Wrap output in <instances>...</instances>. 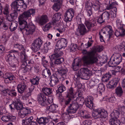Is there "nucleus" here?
I'll return each instance as SVG.
<instances>
[{
  "label": "nucleus",
  "mask_w": 125,
  "mask_h": 125,
  "mask_svg": "<svg viewBox=\"0 0 125 125\" xmlns=\"http://www.w3.org/2000/svg\"><path fill=\"white\" fill-rule=\"evenodd\" d=\"M94 98L92 96H89L87 98H85V101L87 102V103L89 102L92 103H94Z\"/></svg>",
  "instance_id": "56"
},
{
  "label": "nucleus",
  "mask_w": 125,
  "mask_h": 125,
  "mask_svg": "<svg viewBox=\"0 0 125 125\" xmlns=\"http://www.w3.org/2000/svg\"><path fill=\"white\" fill-rule=\"evenodd\" d=\"M52 27L51 23V22H50L43 27V29L44 31H48Z\"/></svg>",
  "instance_id": "54"
},
{
  "label": "nucleus",
  "mask_w": 125,
  "mask_h": 125,
  "mask_svg": "<svg viewBox=\"0 0 125 125\" xmlns=\"http://www.w3.org/2000/svg\"><path fill=\"white\" fill-rule=\"evenodd\" d=\"M21 114V116L22 118H23L26 115L31 113V111L29 109L28 107L23 108L20 111Z\"/></svg>",
  "instance_id": "29"
},
{
  "label": "nucleus",
  "mask_w": 125,
  "mask_h": 125,
  "mask_svg": "<svg viewBox=\"0 0 125 125\" xmlns=\"http://www.w3.org/2000/svg\"><path fill=\"white\" fill-rule=\"evenodd\" d=\"M3 14L7 16V17L9 15V6L8 4H6L5 7L3 8Z\"/></svg>",
  "instance_id": "49"
},
{
  "label": "nucleus",
  "mask_w": 125,
  "mask_h": 125,
  "mask_svg": "<svg viewBox=\"0 0 125 125\" xmlns=\"http://www.w3.org/2000/svg\"><path fill=\"white\" fill-rule=\"evenodd\" d=\"M18 11L13 10L12 13L7 16V19L9 21H11L17 18L18 15Z\"/></svg>",
  "instance_id": "27"
},
{
  "label": "nucleus",
  "mask_w": 125,
  "mask_h": 125,
  "mask_svg": "<svg viewBox=\"0 0 125 125\" xmlns=\"http://www.w3.org/2000/svg\"><path fill=\"white\" fill-rule=\"evenodd\" d=\"M37 99L39 104L42 106L49 105L51 102H53L52 100L50 102L49 99L47 100L46 96L42 93H40L38 94Z\"/></svg>",
  "instance_id": "5"
},
{
  "label": "nucleus",
  "mask_w": 125,
  "mask_h": 125,
  "mask_svg": "<svg viewBox=\"0 0 125 125\" xmlns=\"http://www.w3.org/2000/svg\"><path fill=\"white\" fill-rule=\"evenodd\" d=\"M84 98L83 97L82 98L81 97H78L76 99V101L75 102H76L78 103L79 105H82L83 104Z\"/></svg>",
  "instance_id": "55"
},
{
  "label": "nucleus",
  "mask_w": 125,
  "mask_h": 125,
  "mask_svg": "<svg viewBox=\"0 0 125 125\" xmlns=\"http://www.w3.org/2000/svg\"><path fill=\"white\" fill-rule=\"evenodd\" d=\"M85 24L89 31H90L91 28L96 25V22L94 21H86L85 22Z\"/></svg>",
  "instance_id": "26"
},
{
  "label": "nucleus",
  "mask_w": 125,
  "mask_h": 125,
  "mask_svg": "<svg viewBox=\"0 0 125 125\" xmlns=\"http://www.w3.org/2000/svg\"><path fill=\"white\" fill-rule=\"evenodd\" d=\"M81 61L78 60L75 61V60H74L72 64V68L74 71L77 70L79 67V65Z\"/></svg>",
  "instance_id": "33"
},
{
  "label": "nucleus",
  "mask_w": 125,
  "mask_h": 125,
  "mask_svg": "<svg viewBox=\"0 0 125 125\" xmlns=\"http://www.w3.org/2000/svg\"><path fill=\"white\" fill-rule=\"evenodd\" d=\"M15 47L18 48L19 50L21 51L20 53V57L27 56L25 52V50L23 46L19 44H15Z\"/></svg>",
  "instance_id": "28"
},
{
  "label": "nucleus",
  "mask_w": 125,
  "mask_h": 125,
  "mask_svg": "<svg viewBox=\"0 0 125 125\" xmlns=\"http://www.w3.org/2000/svg\"><path fill=\"white\" fill-rule=\"evenodd\" d=\"M54 60L55 61L54 62L55 65L61 64L64 61V59L63 58H59L57 59L56 58Z\"/></svg>",
  "instance_id": "53"
},
{
  "label": "nucleus",
  "mask_w": 125,
  "mask_h": 125,
  "mask_svg": "<svg viewBox=\"0 0 125 125\" xmlns=\"http://www.w3.org/2000/svg\"><path fill=\"white\" fill-rule=\"evenodd\" d=\"M74 10L71 9L68 10L64 14V20L66 22L71 21L74 16Z\"/></svg>",
  "instance_id": "13"
},
{
  "label": "nucleus",
  "mask_w": 125,
  "mask_h": 125,
  "mask_svg": "<svg viewBox=\"0 0 125 125\" xmlns=\"http://www.w3.org/2000/svg\"><path fill=\"white\" fill-rule=\"evenodd\" d=\"M36 120L39 124H43V125H45L49 122L50 121V118L49 117H42L39 118H37Z\"/></svg>",
  "instance_id": "24"
},
{
  "label": "nucleus",
  "mask_w": 125,
  "mask_h": 125,
  "mask_svg": "<svg viewBox=\"0 0 125 125\" xmlns=\"http://www.w3.org/2000/svg\"><path fill=\"white\" fill-rule=\"evenodd\" d=\"M109 123L112 125H120V122L116 119L111 118L109 120Z\"/></svg>",
  "instance_id": "40"
},
{
  "label": "nucleus",
  "mask_w": 125,
  "mask_h": 125,
  "mask_svg": "<svg viewBox=\"0 0 125 125\" xmlns=\"http://www.w3.org/2000/svg\"><path fill=\"white\" fill-rule=\"evenodd\" d=\"M28 85L26 81L23 80L17 86V89L18 92L22 94L28 88Z\"/></svg>",
  "instance_id": "12"
},
{
  "label": "nucleus",
  "mask_w": 125,
  "mask_h": 125,
  "mask_svg": "<svg viewBox=\"0 0 125 125\" xmlns=\"http://www.w3.org/2000/svg\"><path fill=\"white\" fill-rule=\"evenodd\" d=\"M67 98L65 99L64 101V104L66 105H68L69 104H70L72 99L73 98H71V97Z\"/></svg>",
  "instance_id": "63"
},
{
  "label": "nucleus",
  "mask_w": 125,
  "mask_h": 125,
  "mask_svg": "<svg viewBox=\"0 0 125 125\" xmlns=\"http://www.w3.org/2000/svg\"><path fill=\"white\" fill-rule=\"evenodd\" d=\"M90 72L91 71L87 68H82L76 74L74 77L77 80L79 78L83 79L88 80Z\"/></svg>",
  "instance_id": "3"
},
{
  "label": "nucleus",
  "mask_w": 125,
  "mask_h": 125,
  "mask_svg": "<svg viewBox=\"0 0 125 125\" xmlns=\"http://www.w3.org/2000/svg\"><path fill=\"white\" fill-rule=\"evenodd\" d=\"M40 78L39 77L36 76L35 78L30 80V82L31 83L35 86H37L39 84V81Z\"/></svg>",
  "instance_id": "37"
},
{
  "label": "nucleus",
  "mask_w": 125,
  "mask_h": 125,
  "mask_svg": "<svg viewBox=\"0 0 125 125\" xmlns=\"http://www.w3.org/2000/svg\"><path fill=\"white\" fill-rule=\"evenodd\" d=\"M75 90L74 88L72 87L68 88L67 92V97H71L74 98L75 96Z\"/></svg>",
  "instance_id": "30"
},
{
  "label": "nucleus",
  "mask_w": 125,
  "mask_h": 125,
  "mask_svg": "<svg viewBox=\"0 0 125 125\" xmlns=\"http://www.w3.org/2000/svg\"><path fill=\"white\" fill-rule=\"evenodd\" d=\"M43 42L42 40L40 37L36 38L31 44L32 49L35 52L41 49Z\"/></svg>",
  "instance_id": "8"
},
{
  "label": "nucleus",
  "mask_w": 125,
  "mask_h": 125,
  "mask_svg": "<svg viewBox=\"0 0 125 125\" xmlns=\"http://www.w3.org/2000/svg\"><path fill=\"white\" fill-rule=\"evenodd\" d=\"M15 90L13 89L11 90L9 94V96L10 97H14L17 95V93L15 92Z\"/></svg>",
  "instance_id": "61"
},
{
  "label": "nucleus",
  "mask_w": 125,
  "mask_h": 125,
  "mask_svg": "<svg viewBox=\"0 0 125 125\" xmlns=\"http://www.w3.org/2000/svg\"><path fill=\"white\" fill-rule=\"evenodd\" d=\"M34 88V86L31 85V86L27 90V95L29 96H30L31 95V93L33 91Z\"/></svg>",
  "instance_id": "57"
},
{
  "label": "nucleus",
  "mask_w": 125,
  "mask_h": 125,
  "mask_svg": "<svg viewBox=\"0 0 125 125\" xmlns=\"http://www.w3.org/2000/svg\"><path fill=\"white\" fill-rule=\"evenodd\" d=\"M61 49H59L58 48H55L54 50V53L49 56L51 61H53L54 60L60 57L63 54L62 52L60 50Z\"/></svg>",
  "instance_id": "14"
},
{
  "label": "nucleus",
  "mask_w": 125,
  "mask_h": 125,
  "mask_svg": "<svg viewBox=\"0 0 125 125\" xmlns=\"http://www.w3.org/2000/svg\"><path fill=\"white\" fill-rule=\"evenodd\" d=\"M101 4L98 1L96 0L94 2H93L92 7L95 10L97 11L99 10Z\"/></svg>",
  "instance_id": "36"
},
{
  "label": "nucleus",
  "mask_w": 125,
  "mask_h": 125,
  "mask_svg": "<svg viewBox=\"0 0 125 125\" xmlns=\"http://www.w3.org/2000/svg\"><path fill=\"white\" fill-rule=\"evenodd\" d=\"M97 91L99 92V94H101V93L105 90V86L103 83L99 84L97 88Z\"/></svg>",
  "instance_id": "44"
},
{
  "label": "nucleus",
  "mask_w": 125,
  "mask_h": 125,
  "mask_svg": "<svg viewBox=\"0 0 125 125\" xmlns=\"http://www.w3.org/2000/svg\"><path fill=\"white\" fill-rule=\"evenodd\" d=\"M47 105L46 106L47 110H49L51 112L54 111L58 107V106L55 104H52L50 106Z\"/></svg>",
  "instance_id": "41"
},
{
  "label": "nucleus",
  "mask_w": 125,
  "mask_h": 125,
  "mask_svg": "<svg viewBox=\"0 0 125 125\" xmlns=\"http://www.w3.org/2000/svg\"><path fill=\"white\" fill-rule=\"evenodd\" d=\"M122 58L120 54L115 53L112 56L109 62V65L113 67L117 65L122 61Z\"/></svg>",
  "instance_id": "4"
},
{
  "label": "nucleus",
  "mask_w": 125,
  "mask_h": 125,
  "mask_svg": "<svg viewBox=\"0 0 125 125\" xmlns=\"http://www.w3.org/2000/svg\"><path fill=\"white\" fill-rule=\"evenodd\" d=\"M67 42V39L61 38L58 41L56 44L59 49H62L66 46Z\"/></svg>",
  "instance_id": "18"
},
{
  "label": "nucleus",
  "mask_w": 125,
  "mask_h": 125,
  "mask_svg": "<svg viewBox=\"0 0 125 125\" xmlns=\"http://www.w3.org/2000/svg\"><path fill=\"white\" fill-rule=\"evenodd\" d=\"M53 6V9L55 11H58L60 8L62 2H56Z\"/></svg>",
  "instance_id": "47"
},
{
  "label": "nucleus",
  "mask_w": 125,
  "mask_h": 125,
  "mask_svg": "<svg viewBox=\"0 0 125 125\" xmlns=\"http://www.w3.org/2000/svg\"><path fill=\"white\" fill-rule=\"evenodd\" d=\"M107 11H105L101 15L102 16L104 20L105 21H107L110 18V13Z\"/></svg>",
  "instance_id": "38"
},
{
  "label": "nucleus",
  "mask_w": 125,
  "mask_h": 125,
  "mask_svg": "<svg viewBox=\"0 0 125 125\" xmlns=\"http://www.w3.org/2000/svg\"><path fill=\"white\" fill-rule=\"evenodd\" d=\"M61 13L58 12L56 13L53 16L52 19L58 21L61 19Z\"/></svg>",
  "instance_id": "48"
},
{
  "label": "nucleus",
  "mask_w": 125,
  "mask_h": 125,
  "mask_svg": "<svg viewBox=\"0 0 125 125\" xmlns=\"http://www.w3.org/2000/svg\"><path fill=\"white\" fill-rule=\"evenodd\" d=\"M120 112L118 110H114L110 115L111 118L116 119L119 117Z\"/></svg>",
  "instance_id": "35"
},
{
  "label": "nucleus",
  "mask_w": 125,
  "mask_h": 125,
  "mask_svg": "<svg viewBox=\"0 0 125 125\" xmlns=\"http://www.w3.org/2000/svg\"><path fill=\"white\" fill-rule=\"evenodd\" d=\"M32 68V67L31 66V65H27V67L22 69V71L23 72L25 73L31 71Z\"/></svg>",
  "instance_id": "58"
},
{
  "label": "nucleus",
  "mask_w": 125,
  "mask_h": 125,
  "mask_svg": "<svg viewBox=\"0 0 125 125\" xmlns=\"http://www.w3.org/2000/svg\"><path fill=\"white\" fill-rule=\"evenodd\" d=\"M116 3L115 2H113L111 4H110L109 5H108L106 8V9L107 10H110L112 9L114 7L115 5L116 4Z\"/></svg>",
  "instance_id": "62"
},
{
  "label": "nucleus",
  "mask_w": 125,
  "mask_h": 125,
  "mask_svg": "<svg viewBox=\"0 0 125 125\" xmlns=\"http://www.w3.org/2000/svg\"><path fill=\"white\" fill-rule=\"evenodd\" d=\"M49 21L47 15H42L39 18V24L41 26H43Z\"/></svg>",
  "instance_id": "23"
},
{
  "label": "nucleus",
  "mask_w": 125,
  "mask_h": 125,
  "mask_svg": "<svg viewBox=\"0 0 125 125\" xmlns=\"http://www.w3.org/2000/svg\"><path fill=\"white\" fill-rule=\"evenodd\" d=\"M33 119V117L31 116L29 117L25 118V120L23 119L22 120V124H23L25 125L29 124Z\"/></svg>",
  "instance_id": "43"
},
{
  "label": "nucleus",
  "mask_w": 125,
  "mask_h": 125,
  "mask_svg": "<svg viewBox=\"0 0 125 125\" xmlns=\"http://www.w3.org/2000/svg\"><path fill=\"white\" fill-rule=\"evenodd\" d=\"M42 75L44 78L50 76L51 73L50 70L48 69H46L43 70L42 72Z\"/></svg>",
  "instance_id": "39"
},
{
  "label": "nucleus",
  "mask_w": 125,
  "mask_h": 125,
  "mask_svg": "<svg viewBox=\"0 0 125 125\" xmlns=\"http://www.w3.org/2000/svg\"><path fill=\"white\" fill-rule=\"evenodd\" d=\"M118 29L119 31H116L115 32V35L116 37H122L125 35V28Z\"/></svg>",
  "instance_id": "31"
},
{
  "label": "nucleus",
  "mask_w": 125,
  "mask_h": 125,
  "mask_svg": "<svg viewBox=\"0 0 125 125\" xmlns=\"http://www.w3.org/2000/svg\"><path fill=\"white\" fill-rule=\"evenodd\" d=\"M9 106L11 110L14 109L15 108L17 110L20 111L23 107L22 104L18 98L15 99L13 103L10 104Z\"/></svg>",
  "instance_id": "11"
},
{
  "label": "nucleus",
  "mask_w": 125,
  "mask_h": 125,
  "mask_svg": "<svg viewBox=\"0 0 125 125\" xmlns=\"http://www.w3.org/2000/svg\"><path fill=\"white\" fill-rule=\"evenodd\" d=\"M103 33H108L107 35L108 36L109 38L110 39L113 33V31L112 30V27L110 25H108L103 28Z\"/></svg>",
  "instance_id": "20"
},
{
  "label": "nucleus",
  "mask_w": 125,
  "mask_h": 125,
  "mask_svg": "<svg viewBox=\"0 0 125 125\" xmlns=\"http://www.w3.org/2000/svg\"><path fill=\"white\" fill-rule=\"evenodd\" d=\"M10 53L5 56V59L6 61L8 62L10 65H12V61L13 59L15 57L14 53H18V51L15 50H11L9 51Z\"/></svg>",
  "instance_id": "15"
},
{
  "label": "nucleus",
  "mask_w": 125,
  "mask_h": 125,
  "mask_svg": "<svg viewBox=\"0 0 125 125\" xmlns=\"http://www.w3.org/2000/svg\"><path fill=\"white\" fill-rule=\"evenodd\" d=\"M68 71V70L66 67L63 65L59 67L57 69L58 74L63 77L66 76Z\"/></svg>",
  "instance_id": "16"
},
{
  "label": "nucleus",
  "mask_w": 125,
  "mask_h": 125,
  "mask_svg": "<svg viewBox=\"0 0 125 125\" xmlns=\"http://www.w3.org/2000/svg\"><path fill=\"white\" fill-rule=\"evenodd\" d=\"M16 117L11 115H3L1 118V119L3 121L5 122L9 121H14Z\"/></svg>",
  "instance_id": "21"
},
{
  "label": "nucleus",
  "mask_w": 125,
  "mask_h": 125,
  "mask_svg": "<svg viewBox=\"0 0 125 125\" xmlns=\"http://www.w3.org/2000/svg\"><path fill=\"white\" fill-rule=\"evenodd\" d=\"M100 51L99 47H97L90 51H88L85 49L83 50L82 53L83 56L82 58V60L84 65H88L97 62L98 59L97 52Z\"/></svg>",
  "instance_id": "2"
},
{
  "label": "nucleus",
  "mask_w": 125,
  "mask_h": 125,
  "mask_svg": "<svg viewBox=\"0 0 125 125\" xmlns=\"http://www.w3.org/2000/svg\"><path fill=\"white\" fill-rule=\"evenodd\" d=\"M34 9H30L24 12L19 17V22L20 30L23 34L26 35H32L35 31L36 27L35 25L30 23L28 25L26 21L31 15H34L35 13Z\"/></svg>",
  "instance_id": "1"
},
{
  "label": "nucleus",
  "mask_w": 125,
  "mask_h": 125,
  "mask_svg": "<svg viewBox=\"0 0 125 125\" xmlns=\"http://www.w3.org/2000/svg\"><path fill=\"white\" fill-rule=\"evenodd\" d=\"M107 112L104 110L95 109L93 112L92 115L95 119L101 118H105L107 116Z\"/></svg>",
  "instance_id": "6"
},
{
  "label": "nucleus",
  "mask_w": 125,
  "mask_h": 125,
  "mask_svg": "<svg viewBox=\"0 0 125 125\" xmlns=\"http://www.w3.org/2000/svg\"><path fill=\"white\" fill-rule=\"evenodd\" d=\"M20 58L21 63V67L22 69L27 67V65H31L34 63L32 59L30 58L27 56L20 57Z\"/></svg>",
  "instance_id": "7"
},
{
  "label": "nucleus",
  "mask_w": 125,
  "mask_h": 125,
  "mask_svg": "<svg viewBox=\"0 0 125 125\" xmlns=\"http://www.w3.org/2000/svg\"><path fill=\"white\" fill-rule=\"evenodd\" d=\"M115 93L118 96L121 97L123 93L121 87L120 86L118 87L115 89Z\"/></svg>",
  "instance_id": "42"
},
{
  "label": "nucleus",
  "mask_w": 125,
  "mask_h": 125,
  "mask_svg": "<svg viewBox=\"0 0 125 125\" xmlns=\"http://www.w3.org/2000/svg\"><path fill=\"white\" fill-rule=\"evenodd\" d=\"M76 31L80 34V35H84L89 32L83 24L79 25Z\"/></svg>",
  "instance_id": "17"
},
{
  "label": "nucleus",
  "mask_w": 125,
  "mask_h": 125,
  "mask_svg": "<svg viewBox=\"0 0 125 125\" xmlns=\"http://www.w3.org/2000/svg\"><path fill=\"white\" fill-rule=\"evenodd\" d=\"M111 77V74L109 73L104 75L102 77V80L103 82H107Z\"/></svg>",
  "instance_id": "46"
},
{
  "label": "nucleus",
  "mask_w": 125,
  "mask_h": 125,
  "mask_svg": "<svg viewBox=\"0 0 125 125\" xmlns=\"http://www.w3.org/2000/svg\"><path fill=\"white\" fill-rule=\"evenodd\" d=\"M118 82L117 79L115 78L109 82L107 85V87L108 88L113 89L116 87Z\"/></svg>",
  "instance_id": "22"
},
{
  "label": "nucleus",
  "mask_w": 125,
  "mask_h": 125,
  "mask_svg": "<svg viewBox=\"0 0 125 125\" xmlns=\"http://www.w3.org/2000/svg\"><path fill=\"white\" fill-rule=\"evenodd\" d=\"M58 78L54 74L51 76L50 78V84L51 86L53 87L59 83Z\"/></svg>",
  "instance_id": "25"
},
{
  "label": "nucleus",
  "mask_w": 125,
  "mask_h": 125,
  "mask_svg": "<svg viewBox=\"0 0 125 125\" xmlns=\"http://www.w3.org/2000/svg\"><path fill=\"white\" fill-rule=\"evenodd\" d=\"M58 89L56 91V95L60 98L62 97V93L66 90V87L62 84L57 86Z\"/></svg>",
  "instance_id": "19"
},
{
  "label": "nucleus",
  "mask_w": 125,
  "mask_h": 125,
  "mask_svg": "<svg viewBox=\"0 0 125 125\" xmlns=\"http://www.w3.org/2000/svg\"><path fill=\"white\" fill-rule=\"evenodd\" d=\"M92 1L89 0L86 2L85 4V8L86 10L92 9V6L93 3Z\"/></svg>",
  "instance_id": "45"
},
{
  "label": "nucleus",
  "mask_w": 125,
  "mask_h": 125,
  "mask_svg": "<svg viewBox=\"0 0 125 125\" xmlns=\"http://www.w3.org/2000/svg\"><path fill=\"white\" fill-rule=\"evenodd\" d=\"M10 31H13L16 30L17 27V24L15 23H12L10 22Z\"/></svg>",
  "instance_id": "51"
},
{
  "label": "nucleus",
  "mask_w": 125,
  "mask_h": 125,
  "mask_svg": "<svg viewBox=\"0 0 125 125\" xmlns=\"http://www.w3.org/2000/svg\"><path fill=\"white\" fill-rule=\"evenodd\" d=\"M24 3L23 0H15L10 5L11 9L18 11L20 10V9L23 7Z\"/></svg>",
  "instance_id": "10"
},
{
  "label": "nucleus",
  "mask_w": 125,
  "mask_h": 125,
  "mask_svg": "<svg viewBox=\"0 0 125 125\" xmlns=\"http://www.w3.org/2000/svg\"><path fill=\"white\" fill-rule=\"evenodd\" d=\"M116 25L118 29L125 28V25L120 22V20L117 19L116 21Z\"/></svg>",
  "instance_id": "50"
},
{
  "label": "nucleus",
  "mask_w": 125,
  "mask_h": 125,
  "mask_svg": "<svg viewBox=\"0 0 125 125\" xmlns=\"http://www.w3.org/2000/svg\"><path fill=\"white\" fill-rule=\"evenodd\" d=\"M4 77V78L5 79V82L6 80L11 81L14 80L15 78L14 75L11 73H5Z\"/></svg>",
  "instance_id": "32"
},
{
  "label": "nucleus",
  "mask_w": 125,
  "mask_h": 125,
  "mask_svg": "<svg viewBox=\"0 0 125 125\" xmlns=\"http://www.w3.org/2000/svg\"><path fill=\"white\" fill-rule=\"evenodd\" d=\"M85 104L86 106L90 109L93 108L95 106L94 103H91L89 102L87 103V102L85 101Z\"/></svg>",
  "instance_id": "60"
},
{
  "label": "nucleus",
  "mask_w": 125,
  "mask_h": 125,
  "mask_svg": "<svg viewBox=\"0 0 125 125\" xmlns=\"http://www.w3.org/2000/svg\"><path fill=\"white\" fill-rule=\"evenodd\" d=\"M83 18V15L82 14H79L78 15L77 17V22L78 25L82 24L81 20Z\"/></svg>",
  "instance_id": "59"
},
{
  "label": "nucleus",
  "mask_w": 125,
  "mask_h": 125,
  "mask_svg": "<svg viewBox=\"0 0 125 125\" xmlns=\"http://www.w3.org/2000/svg\"><path fill=\"white\" fill-rule=\"evenodd\" d=\"M19 62L17 58L14 57V58L13 59L12 61V65H10L11 67H12L13 68H15L14 69H15L16 67V64L18 63Z\"/></svg>",
  "instance_id": "52"
},
{
  "label": "nucleus",
  "mask_w": 125,
  "mask_h": 125,
  "mask_svg": "<svg viewBox=\"0 0 125 125\" xmlns=\"http://www.w3.org/2000/svg\"><path fill=\"white\" fill-rule=\"evenodd\" d=\"M43 94L46 96L51 94L52 93V89L48 87H43L42 89Z\"/></svg>",
  "instance_id": "34"
},
{
  "label": "nucleus",
  "mask_w": 125,
  "mask_h": 125,
  "mask_svg": "<svg viewBox=\"0 0 125 125\" xmlns=\"http://www.w3.org/2000/svg\"><path fill=\"white\" fill-rule=\"evenodd\" d=\"M77 44H72L70 46V49L72 52H74L77 47Z\"/></svg>",
  "instance_id": "64"
},
{
  "label": "nucleus",
  "mask_w": 125,
  "mask_h": 125,
  "mask_svg": "<svg viewBox=\"0 0 125 125\" xmlns=\"http://www.w3.org/2000/svg\"><path fill=\"white\" fill-rule=\"evenodd\" d=\"M79 108L78 103L76 102H73L70 104L66 110L69 114L76 113Z\"/></svg>",
  "instance_id": "9"
}]
</instances>
